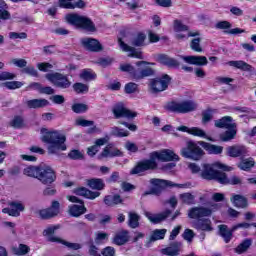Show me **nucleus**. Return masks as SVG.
<instances>
[{
	"instance_id": "1",
	"label": "nucleus",
	"mask_w": 256,
	"mask_h": 256,
	"mask_svg": "<svg viewBox=\"0 0 256 256\" xmlns=\"http://www.w3.org/2000/svg\"><path fill=\"white\" fill-rule=\"evenodd\" d=\"M156 160H161L162 162H173L179 161L180 158L173 150L152 152V154H150V159L139 162V164H137V166L131 170V174H142L147 170H155L158 166Z\"/></svg>"
},
{
	"instance_id": "2",
	"label": "nucleus",
	"mask_w": 256,
	"mask_h": 256,
	"mask_svg": "<svg viewBox=\"0 0 256 256\" xmlns=\"http://www.w3.org/2000/svg\"><path fill=\"white\" fill-rule=\"evenodd\" d=\"M41 134L42 142L48 144V154H59V152L67 150L65 144L67 137L62 132L58 130L50 132L47 128H42Z\"/></svg>"
},
{
	"instance_id": "3",
	"label": "nucleus",
	"mask_w": 256,
	"mask_h": 256,
	"mask_svg": "<svg viewBox=\"0 0 256 256\" xmlns=\"http://www.w3.org/2000/svg\"><path fill=\"white\" fill-rule=\"evenodd\" d=\"M232 170L229 166L221 164V162H216L215 164H203L201 168V178L204 180H216L219 184L226 183L225 172H220V170Z\"/></svg>"
},
{
	"instance_id": "4",
	"label": "nucleus",
	"mask_w": 256,
	"mask_h": 256,
	"mask_svg": "<svg viewBox=\"0 0 256 256\" xmlns=\"http://www.w3.org/2000/svg\"><path fill=\"white\" fill-rule=\"evenodd\" d=\"M147 39L146 35L144 33H138L135 37H133L131 41V47L130 45H127V43H124L122 39L118 40L120 49L124 53H129L128 57H134V59H144V54L142 51H138L135 49V47H144L145 46V40Z\"/></svg>"
},
{
	"instance_id": "5",
	"label": "nucleus",
	"mask_w": 256,
	"mask_h": 256,
	"mask_svg": "<svg viewBox=\"0 0 256 256\" xmlns=\"http://www.w3.org/2000/svg\"><path fill=\"white\" fill-rule=\"evenodd\" d=\"M66 21L71 25H76V27H81L86 31H90L94 33L96 31L95 24L88 17H84L83 15H78L77 13H71L66 15Z\"/></svg>"
},
{
	"instance_id": "6",
	"label": "nucleus",
	"mask_w": 256,
	"mask_h": 256,
	"mask_svg": "<svg viewBox=\"0 0 256 256\" xmlns=\"http://www.w3.org/2000/svg\"><path fill=\"white\" fill-rule=\"evenodd\" d=\"M59 227V225H49L44 229L43 235L47 237L48 241L62 243L63 245H66V247H68L69 249H81L80 243H71L70 241H66L65 239H61V237H57L56 235H54L55 231L59 229Z\"/></svg>"
},
{
	"instance_id": "7",
	"label": "nucleus",
	"mask_w": 256,
	"mask_h": 256,
	"mask_svg": "<svg viewBox=\"0 0 256 256\" xmlns=\"http://www.w3.org/2000/svg\"><path fill=\"white\" fill-rule=\"evenodd\" d=\"M150 184L152 186L150 192H144L143 195H160L162 194L163 190L168 187L186 188L185 184H173V182L169 180H160L159 178H152L150 180Z\"/></svg>"
},
{
	"instance_id": "8",
	"label": "nucleus",
	"mask_w": 256,
	"mask_h": 256,
	"mask_svg": "<svg viewBox=\"0 0 256 256\" xmlns=\"http://www.w3.org/2000/svg\"><path fill=\"white\" fill-rule=\"evenodd\" d=\"M180 154L184 158H190L191 160H201L204 156V152L200 146L193 140H188L186 146L182 148Z\"/></svg>"
},
{
	"instance_id": "9",
	"label": "nucleus",
	"mask_w": 256,
	"mask_h": 256,
	"mask_svg": "<svg viewBox=\"0 0 256 256\" xmlns=\"http://www.w3.org/2000/svg\"><path fill=\"white\" fill-rule=\"evenodd\" d=\"M168 108L169 110H172V112L186 114L196 110L198 108V104L194 100H183L182 102H171L168 104Z\"/></svg>"
},
{
	"instance_id": "10",
	"label": "nucleus",
	"mask_w": 256,
	"mask_h": 256,
	"mask_svg": "<svg viewBox=\"0 0 256 256\" xmlns=\"http://www.w3.org/2000/svg\"><path fill=\"white\" fill-rule=\"evenodd\" d=\"M46 78L58 88H69L72 84L67 74H62L61 72H50L46 74Z\"/></svg>"
},
{
	"instance_id": "11",
	"label": "nucleus",
	"mask_w": 256,
	"mask_h": 256,
	"mask_svg": "<svg viewBox=\"0 0 256 256\" xmlns=\"http://www.w3.org/2000/svg\"><path fill=\"white\" fill-rule=\"evenodd\" d=\"M171 82V76L169 74H163V76H159L150 81V88L152 92H163L168 88Z\"/></svg>"
},
{
	"instance_id": "12",
	"label": "nucleus",
	"mask_w": 256,
	"mask_h": 256,
	"mask_svg": "<svg viewBox=\"0 0 256 256\" xmlns=\"http://www.w3.org/2000/svg\"><path fill=\"white\" fill-rule=\"evenodd\" d=\"M56 180V174L50 166H39V181L42 184H53Z\"/></svg>"
},
{
	"instance_id": "13",
	"label": "nucleus",
	"mask_w": 256,
	"mask_h": 256,
	"mask_svg": "<svg viewBox=\"0 0 256 256\" xmlns=\"http://www.w3.org/2000/svg\"><path fill=\"white\" fill-rule=\"evenodd\" d=\"M67 199H69V201H72L73 203H81V206H77V204H73V206H69L70 215H73V217H79L83 213H86L87 208L86 206H84L83 200H79L77 196H67Z\"/></svg>"
},
{
	"instance_id": "14",
	"label": "nucleus",
	"mask_w": 256,
	"mask_h": 256,
	"mask_svg": "<svg viewBox=\"0 0 256 256\" xmlns=\"http://www.w3.org/2000/svg\"><path fill=\"white\" fill-rule=\"evenodd\" d=\"M113 114L115 118H135L137 116V112L126 108L122 103L116 104L113 107Z\"/></svg>"
},
{
	"instance_id": "15",
	"label": "nucleus",
	"mask_w": 256,
	"mask_h": 256,
	"mask_svg": "<svg viewBox=\"0 0 256 256\" xmlns=\"http://www.w3.org/2000/svg\"><path fill=\"white\" fill-rule=\"evenodd\" d=\"M211 213L212 210L210 208H204V206H196V208L188 210V216L192 219H196V221H199L201 217H208Z\"/></svg>"
},
{
	"instance_id": "16",
	"label": "nucleus",
	"mask_w": 256,
	"mask_h": 256,
	"mask_svg": "<svg viewBox=\"0 0 256 256\" xmlns=\"http://www.w3.org/2000/svg\"><path fill=\"white\" fill-rule=\"evenodd\" d=\"M81 43L85 49L94 53H99L103 50L101 43L97 39L85 37L84 39H81Z\"/></svg>"
},
{
	"instance_id": "17",
	"label": "nucleus",
	"mask_w": 256,
	"mask_h": 256,
	"mask_svg": "<svg viewBox=\"0 0 256 256\" xmlns=\"http://www.w3.org/2000/svg\"><path fill=\"white\" fill-rule=\"evenodd\" d=\"M179 132H187L188 134H191L192 136H198L199 138H206L207 140H212L209 136H207V132L205 130H202V128H198L197 126H193L192 128H189L188 126H178L176 128Z\"/></svg>"
},
{
	"instance_id": "18",
	"label": "nucleus",
	"mask_w": 256,
	"mask_h": 256,
	"mask_svg": "<svg viewBox=\"0 0 256 256\" xmlns=\"http://www.w3.org/2000/svg\"><path fill=\"white\" fill-rule=\"evenodd\" d=\"M59 211L60 204L59 202H57V200H55L54 202H52L50 208L40 209L39 215L40 217H42V219H50V217H55L56 215H58Z\"/></svg>"
},
{
	"instance_id": "19",
	"label": "nucleus",
	"mask_w": 256,
	"mask_h": 256,
	"mask_svg": "<svg viewBox=\"0 0 256 256\" xmlns=\"http://www.w3.org/2000/svg\"><path fill=\"white\" fill-rule=\"evenodd\" d=\"M2 211L13 217H19L21 211H25V204H23V202H10L9 208H4Z\"/></svg>"
},
{
	"instance_id": "20",
	"label": "nucleus",
	"mask_w": 256,
	"mask_h": 256,
	"mask_svg": "<svg viewBox=\"0 0 256 256\" xmlns=\"http://www.w3.org/2000/svg\"><path fill=\"white\" fill-rule=\"evenodd\" d=\"M181 59L188 63V65H197V67H204L208 65L207 56H181Z\"/></svg>"
},
{
	"instance_id": "21",
	"label": "nucleus",
	"mask_w": 256,
	"mask_h": 256,
	"mask_svg": "<svg viewBox=\"0 0 256 256\" xmlns=\"http://www.w3.org/2000/svg\"><path fill=\"white\" fill-rule=\"evenodd\" d=\"M236 134L237 124L233 121V118H231V126L227 127V130L223 132V134H220V139L222 142H230L236 138Z\"/></svg>"
},
{
	"instance_id": "22",
	"label": "nucleus",
	"mask_w": 256,
	"mask_h": 256,
	"mask_svg": "<svg viewBox=\"0 0 256 256\" xmlns=\"http://www.w3.org/2000/svg\"><path fill=\"white\" fill-rule=\"evenodd\" d=\"M145 215L152 223H160L161 221H164V219H166L168 215H171V209H165V211H162L161 213H152L151 211H145Z\"/></svg>"
},
{
	"instance_id": "23",
	"label": "nucleus",
	"mask_w": 256,
	"mask_h": 256,
	"mask_svg": "<svg viewBox=\"0 0 256 256\" xmlns=\"http://www.w3.org/2000/svg\"><path fill=\"white\" fill-rule=\"evenodd\" d=\"M226 153L231 158H239L247 156L248 150L245 146H229L226 149Z\"/></svg>"
},
{
	"instance_id": "24",
	"label": "nucleus",
	"mask_w": 256,
	"mask_h": 256,
	"mask_svg": "<svg viewBox=\"0 0 256 256\" xmlns=\"http://www.w3.org/2000/svg\"><path fill=\"white\" fill-rule=\"evenodd\" d=\"M181 251V243L178 241H174L173 243H170L168 247H164L161 249V253L163 255H168V256H177L180 254Z\"/></svg>"
},
{
	"instance_id": "25",
	"label": "nucleus",
	"mask_w": 256,
	"mask_h": 256,
	"mask_svg": "<svg viewBox=\"0 0 256 256\" xmlns=\"http://www.w3.org/2000/svg\"><path fill=\"white\" fill-rule=\"evenodd\" d=\"M102 158H114L115 156H122L121 150L116 148L114 144H108L103 150L101 154Z\"/></svg>"
},
{
	"instance_id": "26",
	"label": "nucleus",
	"mask_w": 256,
	"mask_h": 256,
	"mask_svg": "<svg viewBox=\"0 0 256 256\" xmlns=\"http://www.w3.org/2000/svg\"><path fill=\"white\" fill-rule=\"evenodd\" d=\"M158 61L161 63V65H166V67H180L179 60H176V58H171V56H168V54H160L158 56Z\"/></svg>"
},
{
	"instance_id": "27",
	"label": "nucleus",
	"mask_w": 256,
	"mask_h": 256,
	"mask_svg": "<svg viewBox=\"0 0 256 256\" xmlns=\"http://www.w3.org/2000/svg\"><path fill=\"white\" fill-rule=\"evenodd\" d=\"M228 65L229 67L239 68L248 72H253L254 70L252 64H248L245 60H229Z\"/></svg>"
},
{
	"instance_id": "28",
	"label": "nucleus",
	"mask_w": 256,
	"mask_h": 256,
	"mask_svg": "<svg viewBox=\"0 0 256 256\" xmlns=\"http://www.w3.org/2000/svg\"><path fill=\"white\" fill-rule=\"evenodd\" d=\"M204 150H206L209 154H222L224 148L223 146H217L216 144H210L209 142H198Z\"/></svg>"
},
{
	"instance_id": "29",
	"label": "nucleus",
	"mask_w": 256,
	"mask_h": 256,
	"mask_svg": "<svg viewBox=\"0 0 256 256\" xmlns=\"http://www.w3.org/2000/svg\"><path fill=\"white\" fill-rule=\"evenodd\" d=\"M236 231L234 227L228 228V225H219V233L223 237L225 243H229L233 237V233Z\"/></svg>"
},
{
	"instance_id": "30",
	"label": "nucleus",
	"mask_w": 256,
	"mask_h": 256,
	"mask_svg": "<svg viewBox=\"0 0 256 256\" xmlns=\"http://www.w3.org/2000/svg\"><path fill=\"white\" fill-rule=\"evenodd\" d=\"M193 227L195 229H201L202 231H212L211 219H198L193 221Z\"/></svg>"
},
{
	"instance_id": "31",
	"label": "nucleus",
	"mask_w": 256,
	"mask_h": 256,
	"mask_svg": "<svg viewBox=\"0 0 256 256\" xmlns=\"http://www.w3.org/2000/svg\"><path fill=\"white\" fill-rule=\"evenodd\" d=\"M26 104L29 108H43L44 106H48L49 100L46 98H34L32 100H27Z\"/></svg>"
},
{
	"instance_id": "32",
	"label": "nucleus",
	"mask_w": 256,
	"mask_h": 256,
	"mask_svg": "<svg viewBox=\"0 0 256 256\" xmlns=\"http://www.w3.org/2000/svg\"><path fill=\"white\" fill-rule=\"evenodd\" d=\"M73 192L76 195L87 197V199H96V197L101 195L100 192H92L91 190H88V188H76Z\"/></svg>"
},
{
	"instance_id": "33",
	"label": "nucleus",
	"mask_w": 256,
	"mask_h": 256,
	"mask_svg": "<svg viewBox=\"0 0 256 256\" xmlns=\"http://www.w3.org/2000/svg\"><path fill=\"white\" fill-rule=\"evenodd\" d=\"M9 5H7L6 1L0 0V23L1 21H8L11 19L12 15L10 11H8Z\"/></svg>"
},
{
	"instance_id": "34",
	"label": "nucleus",
	"mask_w": 256,
	"mask_h": 256,
	"mask_svg": "<svg viewBox=\"0 0 256 256\" xmlns=\"http://www.w3.org/2000/svg\"><path fill=\"white\" fill-rule=\"evenodd\" d=\"M87 186L92 190H104L105 182L101 178H92L91 180H87Z\"/></svg>"
},
{
	"instance_id": "35",
	"label": "nucleus",
	"mask_w": 256,
	"mask_h": 256,
	"mask_svg": "<svg viewBox=\"0 0 256 256\" xmlns=\"http://www.w3.org/2000/svg\"><path fill=\"white\" fill-rule=\"evenodd\" d=\"M128 239H129L128 231L126 230L119 231L118 233H116L113 239V243H115L116 245H124L125 243H127Z\"/></svg>"
},
{
	"instance_id": "36",
	"label": "nucleus",
	"mask_w": 256,
	"mask_h": 256,
	"mask_svg": "<svg viewBox=\"0 0 256 256\" xmlns=\"http://www.w3.org/2000/svg\"><path fill=\"white\" fill-rule=\"evenodd\" d=\"M23 174L30 178H37V180H39L40 166H27L24 168Z\"/></svg>"
},
{
	"instance_id": "37",
	"label": "nucleus",
	"mask_w": 256,
	"mask_h": 256,
	"mask_svg": "<svg viewBox=\"0 0 256 256\" xmlns=\"http://www.w3.org/2000/svg\"><path fill=\"white\" fill-rule=\"evenodd\" d=\"M231 201L235 207H247L248 200L245 196H240V194H232Z\"/></svg>"
},
{
	"instance_id": "38",
	"label": "nucleus",
	"mask_w": 256,
	"mask_h": 256,
	"mask_svg": "<svg viewBox=\"0 0 256 256\" xmlns=\"http://www.w3.org/2000/svg\"><path fill=\"white\" fill-rule=\"evenodd\" d=\"M167 233V229H154L149 237V243L153 241H158L159 239H164Z\"/></svg>"
},
{
	"instance_id": "39",
	"label": "nucleus",
	"mask_w": 256,
	"mask_h": 256,
	"mask_svg": "<svg viewBox=\"0 0 256 256\" xmlns=\"http://www.w3.org/2000/svg\"><path fill=\"white\" fill-rule=\"evenodd\" d=\"M216 128H226L232 126V116H223L219 120H215Z\"/></svg>"
},
{
	"instance_id": "40",
	"label": "nucleus",
	"mask_w": 256,
	"mask_h": 256,
	"mask_svg": "<svg viewBox=\"0 0 256 256\" xmlns=\"http://www.w3.org/2000/svg\"><path fill=\"white\" fill-rule=\"evenodd\" d=\"M139 219V213H136L135 211H129L128 224L130 227H132L133 229L139 227Z\"/></svg>"
},
{
	"instance_id": "41",
	"label": "nucleus",
	"mask_w": 256,
	"mask_h": 256,
	"mask_svg": "<svg viewBox=\"0 0 256 256\" xmlns=\"http://www.w3.org/2000/svg\"><path fill=\"white\" fill-rule=\"evenodd\" d=\"M153 74H154L153 68L151 66H145L139 72L137 71V74H135V77L137 80H140L141 78H145V76H152Z\"/></svg>"
},
{
	"instance_id": "42",
	"label": "nucleus",
	"mask_w": 256,
	"mask_h": 256,
	"mask_svg": "<svg viewBox=\"0 0 256 256\" xmlns=\"http://www.w3.org/2000/svg\"><path fill=\"white\" fill-rule=\"evenodd\" d=\"M255 166V160H253V158H248L246 160H242V162H240L238 164V168H240V170H244V171H248L251 168H253Z\"/></svg>"
},
{
	"instance_id": "43",
	"label": "nucleus",
	"mask_w": 256,
	"mask_h": 256,
	"mask_svg": "<svg viewBox=\"0 0 256 256\" xmlns=\"http://www.w3.org/2000/svg\"><path fill=\"white\" fill-rule=\"evenodd\" d=\"M112 136H117L118 138H124L129 136V130H124L123 128H119L118 126H113L111 128Z\"/></svg>"
},
{
	"instance_id": "44",
	"label": "nucleus",
	"mask_w": 256,
	"mask_h": 256,
	"mask_svg": "<svg viewBox=\"0 0 256 256\" xmlns=\"http://www.w3.org/2000/svg\"><path fill=\"white\" fill-rule=\"evenodd\" d=\"M96 76L97 74H95V72L90 68H85L80 73V78H82L83 80H94Z\"/></svg>"
},
{
	"instance_id": "45",
	"label": "nucleus",
	"mask_w": 256,
	"mask_h": 256,
	"mask_svg": "<svg viewBox=\"0 0 256 256\" xmlns=\"http://www.w3.org/2000/svg\"><path fill=\"white\" fill-rule=\"evenodd\" d=\"M251 244V239H244V241H242V243L237 245V247L235 248L236 253H244L245 251H247V249H249Z\"/></svg>"
},
{
	"instance_id": "46",
	"label": "nucleus",
	"mask_w": 256,
	"mask_h": 256,
	"mask_svg": "<svg viewBox=\"0 0 256 256\" xmlns=\"http://www.w3.org/2000/svg\"><path fill=\"white\" fill-rule=\"evenodd\" d=\"M120 69L123 72H129L131 76L137 80V77H135V74H137V70H135V66H132V64H120Z\"/></svg>"
},
{
	"instance_id": "47",
	"label": "nucleus",
	"mask_w": 256,
	"mask_h": 256,
	"mask_svg": "<svg viewBox=\"0 0 256 256\" xmlns=\"http://www.w3.org/2000/svg\"><path fill=\"white\" fill-rule=\"evenodd\" d=\"M30 247L28 245H25L24 243H20L18 247L13 248V252L16 255H26V253H29Z\"/></svg>"
},
{
	"instance_id": "48",
	"label": "nucleus",
	"mask_w": 256,
	"mask_h": 256,
	"mask_svg": "<svg viewBox=\"0 0 256 256\" xmlns=\"http://www.w3.org/2000/svg\"><path fill=\"white\" fill-rule=\"evenodd\" d=\"M76 124H77V126H84V127L93 126V128H91V130H96L94 120H86L85 118H77Z\"/></svg>"
},
{
	"instance_id": "49",
	"label": "nucleus",
	"mask_w": 256,
	"mask_h": 256,
	"mask_svg": "<svg viewBox=\"0 0 256 256\" xmlns=\"http://www.w3.org/2000/svg\"><path fill=\"white\" fill-rule=\"evenodd\" d=\"M73 88L78 94L88 92L89 90L88 84H84L83 82H75Z\"/></svg>"
},
{
	"instance_id": "50",
	"label": "nucleus",
	"mask_w": 256,
	"mask_h": 256,
	"mask_svg": "<svg viewBox=\"0 0 256 256\" xmlns=\"http://www.w3.org/2000/svg\"><path fill=\"white\" fill-rule=\"evenodd\" d=\"M10 125L13 128H23V126H25L24 118H22V116H14L10 122Z\"/></svg>"
},
{
	"instance_id": "51",
	"label": "nucleus",
	"mask_w": 256,
	"mask_h": 256,
	"mask_svg": "<svg viewBox=\"0 0 256 256\" xmlns=\"http://www.w3.org/2000/svg\"><path fill=\"white\" fill-rule=\"evenodd\" d=\"M200 43H201V39H199V38L192 39V41L190 43V47H191L192 51H195L196 53H202L203 49H202Z\"/></svg>"
},
{
	"instance_id": "52",
	"label": "nucleus",
	"mask_w": 256,
	"mask_h": 256,
	"mask_svg": "<svg viewBox=\"0 0 256 256\" xmlns=\"http://www.w3.org/2000/svg\"><path fill=\"white\" fill-rule=\"evenodd\" d=\"M189 27L187 25H184L182 21H179L176 19L174 21V31H176L177 34L181 33L182 31H188Z\"/></svg>"
},
{
	"instance_id": "53",
	"label": "nucleus",
	"mask_w": 256,
	"mask_h": 256,
	"mask_svg": "<svg viewBox=\"0 0 256 256\" xmlns=\"http://www.w3.org/2000/svg\"><path fill=\"white\" fill-rule=\"evenodd\" d=\"M88 108H89L88 105L83 103H76V104H73L72 106L73 112H76L77 114H81L82 112H87Z\"/></svg>"
},
{
	"instance_id": "54",
	"label": "nucleus",
	"mask_w": 256,
	"mask_h": 256,
	"mask_svg": "<svg viewBox=\"0 0 256 256\" xmlns=\"http://www.w3.org/2000/svg\"><path fill=\"white\" fill-rule=\"evenodd\" d=\"M10 80L11 81L4 82V86H6V88L16 89L23 86V82H20L19 80H13V78H11Z\"/></svg>"
},
{
	"instance_id": "55",
	"label": "nucleus",
	"mask_w": 256,
	"mask_h": 256,
	"mask_svg": "<svg viewBox=\"0 0 256 256\" xmlns=\"http://www.w3.org/2000/svg\"><path fill=\"white\" fill-rule=\"evenodd\" d=\"M11 63L16 65V67L22 68V72H24V68L27 67V60H25V58H12Z\"/></svg>"
},
{
	"instance_id": "56",
	"label": "nucleus",
	"mask_w": 256,
	"mask_h": 256,
	"mask_svg": "<svg viewBox=\"0 0 256 256\" xmlns=\"http://www.w3.org/2000/svg\"><path fill=\"white\" fill-rule=\"evenodd\" d=\"M68 158L71 160H82L84 158V154L80 150H71L68 153Z\"/></svg>"
},
{
	"instance_id": "57",
	"label": "nucleus",
	"mask_w": 256,
	"mask_h": 256,
	"mask_svg": "<svg viewBox=\"0 0 256 256\" xmlns=\"http://www.w3.org/2000/svg\"><path fill=\"white\" fill-rule=\"evenodd\" d=\"M105 239H109V233L98 231V233L95 234V243H103Z\"/></svg>"
},
{
	"instance_id": "58",
	"label": "nucleus",
	"mask_w": 256,
	"mask_h": 256,
	"mask_svg": "<svg viewBox=\"0 0 256 256\" xmlns=\"http://www.w3.org/2000/svg\"><path fill=\"white\" fill-rule=\"evenodd\" d=\"M180 199L183 203H187V205H192V203H195V198L192 196V194H180Z\"/></svg>"
},
{
	"instance_id": "59",
	"label": "nucleus",
	"mask_w": 256,
	"mask_h": 256,
	"mask_svg": "<svg viewBox=\"0 0 256 256\" xmlns=\"http://www.w3.org/2000/svg\"><path fill=\"white\" fill-rule=\"evenodd\" d=\"M138 88V84L136 82H128L125 84V92L127 94H132L133 92H136Z\"/></svg>"
},
{
	"instance_id": "60",
	"label": "nucleus",
	"mask_w": 256,
	"mask_h": 256,
	"mask_svg": "<svg viewBox=\"0 0 256 256\" xmlns=\"http://www.w3.org/2000/svg\"><path fill=\"white\" fill-rule=\"evenodd\" d=\"M183 237H184V239H186V241L191 243L195 237V233H194L193 229H185L184 233H183Z\"/></svg>"
},
{
	"instance_id": "61",
	"label": "nucleus",
	"mask_w": 256,
	"mask_h": 256,
	"mask_svg": "<svg viewBox=\"0 0 256 256\" xmlns=\"http://www.w3.org/2000/svg\"><path fill=\"white\" fill-rule=\"evenodd\" d=\"M55 53H57L55 45H46L45 47H43L44 55H55Z\"/></svg>"
},
{
	"instance_id": "62",
	"label": "nucleus",
	"mask_w": 256,
	"mask_h": 256,
	"mask_svg": "<svg viewBox=\"0 0 256 256\" xmlns=\"http://www.w3.org/2000/svg\"><path fill=\"white\" fill-rule=\"evenodd\" d=\"M37 67L39 68V70L47 72L48 70H51V68H53V64H51V62H38Z\"/></svg>"
},
{
	"instance_id": "63",
	"label": "nucleus",
	"mask_w": 256,
	"mask_h": 256,
	"mask_svg": "<svg viewBox=\"0 0 256 256\" xmlns=\"http://www.w3.org/2000/svg\"><path fill=\"white\" fill-rule=\"evenodd\" d=\"M60 7L64 9H73V0H58Z\"/></svg>"
},
{
	"instance_id": "64",
	"label": "nucleus",
	"mask_w": 256,
	"mask_h": 256,
	"mask_svg": "<svg viewBox=\"0 0 256 256\" xmlns=\"http://www.w3.org/2000/svg\"><path fill=\"white\" fill-rule=\"evenodd\" d=\"M115 253H116V251H115L114 247H111V246L105 247L104 251H102V254L104 256H115Z\"/></svg>"
}]
</instances>
